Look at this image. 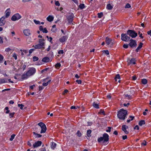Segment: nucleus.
Here are the masks:
<instances>
[{
	"instance_id": "1a4fd4ad",
	"label": "nucleus",
	"mask_w": 151,
	"mask_h": 151,
	"mask_svg": "<svg viewBox=\"0 0 151 151\" xmlns=\"http://www.w3.org/2000/svg\"><path fill=\"white\" fill-rule=\"evenodd\" d=\"M36 72V69L34 68H31L27 72V74L29 76L34 74Z\"/></svg>"
},
{
	"instance_id": "13d9d810",
	"label": "nucleus",
	"mask_w": 151,
	"mask_h": 151,
	"mask_svg": "<svg viewBox=\"0 0 151 151\" xmlns=\"http://www.w3.org/2000/svg\"><path fill=\"white\" fill-rule=\"evenodd\" d=\"M3 42V38L1 37H0V44H2Z\"/></svg>"
},
{
	"instance_id": "bf43d9fd",
	"label": "nucleus",
	"mask_w": 151,
	"mask_h": 151,
	"mask_svg": "<svg viewBox=\"0 0 151 151\" xmlns=\"http://www.w3.org/2000/svg\"><path fill=\"white\" fill-rule=\"evenodd\" d=\"M76 82H77L78 84H81V83L82 81L81 80H77L76 81Z\"/></svg>"
},
{
	"instance_id": "603ef678",
	"label": "nucleus",
	"mask_w": 151,
	"mask_h": 151,
	"mask_svg": "<svg viewBox=\"0 0 151 151\" xmlns=\"http://www.w3.org/2000/svg\"><path fill=\"white\" fill-rule=\"evenodd\" d=\"M138 34L139 35V37L142 38H143V37L142 36V34L140 33V32H138Z\"/></svg>"
},
{
	"instance_id": "412c9836",
	"label": "nucleus",
	"mask_w": 151,
	"mask_h": 151,
	"mask_svg": "<svg viewBox=\"0 0 151 151\" xmlns=\"http://www.w3.org/2000/svg\"><path fill=\"white\" fill-rule=\"evenodd\" d=\"M54 17L52 16L49 15L47 18V20L49 22H51L53 21Z\"/></svg>"
},
{
	"instance_id": "bb28decb",
	"label": "nucleus",
	"mask_w": 151,
	"mask_h": 151,
	"mask_svg": "<svg viewBox=\"0 0 151 151\" xmlns=\"http://www.w3.org/2000/svg\"><path fill=\"white\" fill-rule=\"evenodd\" d=\"M113 7L110 4H108L107 5L106 8L108 10H111L112 9Z\"/></svg>"
},
{
	"instance_id": "393cba45",
	"label": "nucleus",
	"mask_w": 151,
	"mask_h": 151,
	"mask_svg": "<svg viewBox=\"0 0 151 151\" xmlns=\"http://www.w3.org/2000/svg\"><path fill=\"white\" fill-rule=\"evenodd\" d=\"M7 82L6 80V79H0V84Z\"/></svg>"
},
{
	"instance_id": "a211bd4d",
	"label": "nucleus",
	"mask_w": 151,
	"mask_h": 151,
	"mask_svg": "<svg viewBox=\"0 0 151 151\" xmlns=\"http://www.w3.org/2000/svg\"><path fill=\"white\" fill-rule=\"evenodd\" d=\"M29 76L27 74V73H26V74H23L21 76V78L23 79H27L29 77Z\"/></svg>"
},
{
	"instance_id": "f8f14e48",
	"label": "nucleus",
	"mask_w": 151,
	"mask_h": 151,
	"mask_svg": "<svg viewBox=\"0 0 151 151\" xmlns=\"http://www.w3.org/2000/svg\"><path fill=\"white\" fill-rule=\"evenodd\" d=\"M128 128V126L125 125H123L122 127V130L124 131L125 134H127L129 132L127 130V129Z\"/></svg>"
},
{
	"instance_id": "c756f323",
	"label": "nucleus",
	"mask_w": 151,
	"mask_h": 151,
	"mask_svg": "<svg viewBox=\"0 0 151 151\" xmlns=\"http://www.w3.org/2000/svg\"><path fill=\"white\" fill-rule=\"evenodd\" d=\"M56 144L55 143L53 142L52 143L51 147L52 149H54L56 147Z\"/></svg>"
},
{
	"instance_id": "b1692460",
	"label": "nucleus",
	"mask_w": 151,
	"mask_h": 151,
	"mask_svg": "<svg viewBox=\"0 0 151 151\" xmlns=\"http://www.w3.org/2000/svg\"><path fill=\"white\" fill-rule=\"evenodd\" d=\"M145 124V122L144 120H141L139 123V126H142Z\"/></svg>"
},
{
	"instance_id": "dca6fc26",
	"label": "nucleus",
	"mask_w": 151,
	"mask_h": 151,
	"mask_svg": "<svg viewBox=\"0 0 151 151\" xmlns=\"http://www.w3.org/2000/svg\"><path fill=\"white\" fill-rule=\"evenodd\" d=\"M42 144V142L41 141H37L33 145V147H37L40 146Z\"/></svg>"
},
{
	"instance_id": "5fc2aeb1",
	"label": "nucleus",
	"mask_w": 151,
	"mask_h": 151,
	"mask_svg": "<svg viewBox=\"0 0 151 151\" xmlns=\"http://www.w3.org/2000/svg\"><path fill=\"white\" fill-rule=\"evenodd\" d=\"M58 53L59 54H63V51L62 50H60L58 52Z\"/></svg>"
},
{
	"instance_id": "a878e982",
	"label": "nucleus",
	"mask_w": 151,
	"mask_h": 151,
	"mask_svg": "<svg viewBox=\"0 0 151 151\" xmlns=\"http://www.w3.org/2000/svg\"><path fill=\"white\" fill-rule=\"evenodd\" d=\"M93 106L96 109H99V105L98 104L96 103L95 102H94L93 104Z\"/></svg>"
},
{
	"instance_id": "2eb2a0df",
	"label": "nucleus",
	"mask_w": 151,
	"mask_h": 151,
	"mask_svg": "<svg viewBox=\"0 0 151 151\" xmlns=\"http://www.w3.org/2000/svg\"><path fill=\"white\" fill-rule=\"evenodd\" d=\"M68 36L67 35L63 36L59 39V41L61 42H65L68 38Z\"/></svg>"
},
{
	"instance_id": "de8ad7c7",
	"label": "nucleus",
	"mask_w": 151,
	"mask_h": 151,
	"mask_svg": "<svg viewBox=\"0 0 151 151\" xmlns=\"http://www.w3.org/2000/svg\"><path fill=\"white\" fill-rule=\"evenodd\" d=\"M77 134L78 137H80L81 136V133L79 131H78L77 133Z\"/></svg>"
},
{
	"instance_id": "052dcab7",
	"label": "nucleus",
	"mask_w": 151,
	"mask_h": 151,
	"mask_svg": "<svg viewBox=\"0 0 151 151\" xmlns=\"http://www.w3.org/2000/svg\"><path fill=\"white\" fill-rule=\"evenodd\" d=\"M123 47L125 48H127L128 47V45L127 44H124Z\"/></svg>"
},
{
	"instance_id": "c9c22d12",
	"label": "nucleus",
	"mask_w": 151,
	"mask_h": 151,
	"mask_svg": "<svg viewBox=\"0 0 151 151\" xmlns=\"http://www.w3.org/2000/svg\"><path fill=\"white\" fill-rule=\"evenodd\" d=\"M33 59L34 61H35L38 60V57L35 56L33 57Z\"/></svg>"
},
{
	"instance_id": "864d4df0",
	"label": "nucleus",
	"mask_w": 151,
	"mask_h": 151,
	"mask_svg": "<svg viewBox=\"0 0 151 151\" xmlns=\"http://www.w3.org/2000/svg\"><path fill=\"white\" fill-rule=\"evenodd\" d=\"M55 4L56 6H59L60 5V4L58 1H57L55 2Z\"/></svg>"
},
{
	"instance_id": "8fccbe9b",
	"label": "nucleus",
	"mask_w": 151,
	"mask_h": 151,
	"mask_svg": "<svg viewBox=\"0 0 151 151\" xmlns=\"http://www.w3.org/2000/svg\"><path fill=\"white\" fill-rule=\"evenodd\" d=\"M104 110L102 109H101L100 110V111L99 112V113H102L103 114L105 115V114H104Z\"/></svg>"
},
{
	"instance_id": "4c0bfd02",
	"label": "nucleus",
	"mask_w": 151,
	"mask_h": 151,
	"mask_svg": "<svg viewBox=\"0 0 151 151\" xmlns=\"http://www.w3.org/2000/svg\"><path fill=\"white\" fill-rule=\"evenodd\" d=\"M3 59V56L2 55L0 54V63H2Z\"/></svg>"
},
{
	"instance_id": "49530a36",
	"label": "nucleus",
	"mask_w": 151,
	"mask_h": 151,
	"mask_svg": "<svg viewBox=\"0 0 151 151\" xmlns=\"http://www.w3.org/2000/svg\"><path fill=\"white\" fill-rule=\"evenodd\" d=\"M108 129H107L106 130V131L107 132H111V128L110 127H108Z\"/></svg>"
},
{
	"instance_id": "f257e3e1",
	"label": "nucleus",
	"mask_w": 151,
	"mask_h": 151,
	"mask_svg": "<svg viewBox=\"0 0 151 151\" xmlns=\"http://www.w3.org/2000/svg\"><path fill=\"white\" fill-rule=\"evenodd\" d=\"M118 117L120 119L124 120L127 114V111L123 109H121L118 112Z\"/></svg>"
},
{
	"instance_id": "39448f33",
	"label": "nucleus",
	"mask_w": 151,
	"mask_h": 151,
	"mask_svg": "<svg viewBox=\"0 0 151 151\" xmlns=\"http://www.w3.org/2000/svg\"><path fill=\"white\" fill-rule=\"evenodd\" d=\"M127 33L132 38H135L137 36V34L134 30L129 29L127 31Z\"/></svg>"
},
{
	"instance_id": "9d476101",
	"label": "nucleus",
	"mask_w": 151,
	"mask_h": 151,
	"mask_svg": "<svg viewBox=\"0 0 151 151\" xmlns=\"http://www.w3.org/2000/svg\"><path fill=\"white\" fill-rule=\"evenodd\" d=\"M74 15L72 14L67 17V21L69 24H72Z\"/></svg>"
},
{
	"instance_id": "3c124183",
	"label": "nucleus",
	"mask_w": 151,
	"mask_h": 151,
	"mask_svg": "<svg viewBox=\"0 0 151 151\" xmlns=\"http://www.w3.org/2000/svg\"><path fill=\"white\" fill-rule=\"evenodd\" d=\"M13 57L14 58L15 60H16L17 59V57L16 54L15 53L13 54Z\"/></svg>"
},
{
	"instance_id": "f704fd0d",
	"label": "nucleus",
	"mask_w": 151,
	"mask_h": 151,
	"mask_svg": "<svg viewBox=\"0 0 151 151\" xmlns=\"http://www.w3.org/2000/svg\"><path fill=\"white\" fill-rule=\"evenodd\" d=\"M98 17L99 18H101L103 16V13L102 12H101L100 13H98Z\"/></svg>"
},
{
	"instance_id": "c03bdc74",
	"label": "nucleus",
	"mask_w": 151,
	"mask_h": 151,
	"mask_svg": "<svg viewBox=\"0 0 151 151\" xmlns=\"http://www.w3.org/2000/svg\"><path fill=\"white\" fill-rule=\"evenodd\" d=\"M42 31L43 33H47L48 32V31L46 28H44Z\"/></svg>"
},
{
	"instance_id": "6e6552de",
	"label": "nucleus",
	"mask_w": 151,
	"mask_h": 151,
	"mask_svg": "<svg viewBox=\"0 0 151 151\" xmlns=\"http://www.w3.org/2000/svg\"><path fill=\"white\" fill-rule=\"evenodd\" d=\"M21 18V16L18 13H17L13 15L11 18L12 21H15L20 19Z\"/></svg>"
},
{
	"instance_id": "aec40b11",
	"label": "nucleus",
	"mask_w": 151,
	"mask_h": 151,
	"mask_svg": "<svg viewBox=\"0 0 151 151\" xmlns=\"http://www.w3.org/2000/svg\"><path fill=\"white\" fill-rule=\"evenodd\" d=\"M50 59L48 57H45L42 60V61L45 63H47L49 61Z\"/></svg>"
},
{
	"instance_id": "a19ab883",
	"label": "nucleus",
	"mask_w": 151,
	"mask_h": 151,
	"mask_svg": "<svg viewBox=\"0 0 151 151\" xmlns=\"http://www.w3.org/2000/svg\"><path fill=\"white\" fill-rule=\"evenodd\" d=\"M34 22H35V23L37 24H40V22L39 21H37L36 20H34Z\"/></svg>"
},
{
	"instance_id": "4be33fe9",
	"label": "nucleus",
	"mask_w": 151,
	"mask_h": 151,
	"mask_svg": "<svg viewBox=\"0 0 151 151\" xmlns=\"http://www.w3.org/2000/svg\"><path fill=\"white\" fill-rule=\"evenodd\" d=\"M143 45V43L142 42H140L139 44V46L137 47V48L136 49V50L137 52H138L139 50L141 48Z\"/></svg>"
},
{
	"instance_id": "6e6d98bb",
	"label": "nucleus",
	"mask_w": 151,
	"mask_h": 151,
	"mask_svg": "<svg viewBox=\"0 0 151 151\" xmlns=\"http://www.w3.org/2000/svg\"><path fill=\"white\" fill-rule=\"evenodd\" d=\"M35 49H32L29 50V52L30 54H31L32 52Z\"/></svg>"
},
{
	"instance_id": "e2e57ef3",
	"label": "nucleus",
	"mask_w": 151,
	"mask_h": 151,
	"mask_svg": "<svg viewBox=\"0 0 151 151\" xmlns=\"http://www.w3.org/2000/svg\"><path fill=\"white\" fill-rule=\"evenodd\" d=\"M43 27L42 26H40L39 27V29L40 31H42L43 30Z\"/></svg>"
},
{
	"instance_id": "7c9ffc66",
	"label": "nucleus",
	"mask_w": 151,
	"mask_h": 151,
	"mask_svg": "<svg viewBox=\"0 0 151 151\" xmlns=\"http://www.w3.org/2000/svg\"><path fill=\"white\" fill-rule=\"evenodd\" d=\"M124 96L127 99H130L132 97L130 95H129L128 94L125 95Z\"/></svg>"
},
{
	"instance_id": "2f4dec72",
	"label": "nucleus",
	"mask_w": 151,
	"mask_h": 151,
	"mask_svg": "<svg viewBox=\"0 0 151 151\" xmlns=\"http://www.w3.org/2000/svg\"><path fill=\"white\" fill-rule=\"evenodd\" d=\"M79 7L81 9H83L85 7L84 4H81L79 5Z\"/></svg>"
},
{
	"instance_id": "0eeeda50",
	"label": "nucleus",
	"mask_w": 151,
	"mask_h": 151,
	"mask_svg": "<svg viewBox=\"0 0 151 151\" xmlns=\"http://www.w3.org/2000/svg\"><path fill=\"white\" fill-rule=\"evenodd\" d=\"M129 41L130 42L129 44L128 45L131 47H134L137 46V42L135 40L131 39Z\"/></svg>"
},
{
	"instance_id": "a18cd8bd",
	"label": "nucleus",
	"mask_w": 151,
	"mask_h": 151,
	"mask_svg": "<svg viewBox=\"0 0 151 151\" xmlns=\"http://www.w3.org/2000/svg\"><path fill=\"white\" fill-rule=\"evenodd\" d=\"M130 7H131V6L130 5V4L129 3L127 4L125 6V8H129Z\"/></svg>"
},
{
	"instance_id": "c85d7f7f",
	"label": "nucleus",
	"mask_w": 151,
	"mask_h": 151,
	"mask_svg": "<svg viewBox=\"0 0 151 151\" xmlns=\"http://www.w3.org/2000/svg\"><path fill=\"white\" fill-rule=\"evenodd\" d=\"M142 83L144 84H146L147 83V80L146 79L143 78L142 80Z\"/></svg>"
},
{
	"instance_id": "20e7f679",
	"label": "nucleus",
	"mask_w": 151,
	"mask_h": 151,
	"mask_svg": "<svg viewBox=\"0 0 151 151\" xmlns=\"http://www.w3.org/2000/svg\"><path fill=\"white\" fill-rule=\"evenodd\" d=\"M44 40H39V44L36 45L35 46H33V47H34L36 49H40L42 48H43V49H44L45 47H43L45 45V43L43 42Z\"/></svg>"
},
{
	"instance_id": "680f3d73",
	"label": "nucleus",
	"mask_w": 151,
	"mask_h": 151,
	"mask_svg": "<svg viewBox=\"0 0 151 151\" xmlns=\"http://www.w3.org/2000/svg\"><path fill=\"white\" fill-rule=\"evenodd\" d=\"M122 137L123 139L125 140L127 139V136L126 135H125V136H123Z\"/></svg>"
},
{
	"instance_id": "774afa93",
	"label": "nucleus",
	"mask_w": 151,
	"mask_h": 151,
	"mask_svg": "<svg viewBox=\"0 0 151 151\" xmlns=\"http://www.w3.org/2000/svg\"><path fill=\"white\" fill-rule=\"evenodd\" d=\"M132 79L133 80H135L137 79V77L135 76H134L132 77Z\"/></svg>"
},
{
	"instance_id": "4468645a",
	"label": "nucleus",
	"mask_w": 151,
	"mask_h": 151,
	"mask_svg": "<svg viewBox=\"0 0 151 151\" xmlns=\"http://www.w3.org/2000/svg\"><path fill=\"white\" fill-rule=\"evenodd\" d=\"M24 34L27 36H28L30 35L31 32L30 30L29 29H24L23 31Z\"/></svg>"
},
{
	"instance_id": "ea45409f",
	"label": "nucleus",
	"mask_w": 151,
	"mask_h": 151,
	"mask_svg": "<svg viewBox=\"0 0 151 151\" xmlns=\"http://www.w3.org/2000/svg\"><path fill=\"white\" fill-rule=\"evenodd\" d=\"M60 63H58L55 65V67L56 68H58L60 67Z\"/></svg>"
},
{
	"instance_id": "79ce46f5",
	"label": "nucleus",
	"mask_w": 151,
	"mask_h": 151,
	"mask_svg": "<svg viewBox=\"0 0 151 151\" xmlns=\"http://www.w3.org/2000/svg\"><path fill=\"white\" fill-rule=\"evenodd\" d=\"M48 55L49 56H50L51 57H52L53 56V53L52 52H50L48 54Z\"/></svg>"
},
{
	"instance_id": "4d7b16f0",
	"label": "nucleus",
	"mask_w": 151,
	"mask_h": 151,
	"mask_svg": "<svg viewBox=\"0 0 151 151\" xmlns=\"http://www.w3.org/2000/svg\"><path fill=\"white\" fill-rule=\"evenodd\" d=\"M107 55H109V51L108 50H104L103 51Z\"/></svg>"
},
{
	"instance_id": "ddd939ff",
	"label": "nucleus",
	"mask_w": 151,
	"mask_h": 151,
	"mask_svg": "<svg viewBox=\"0 0 151 151\" xmlns=\"http://www.w3.org/2000/svg\"><path fill=\"white\" fill-rule=\"evenodd\" d=\"M6 18L4 16L2 17L0 19V26H4L5 23L6 21L5 19Z\"/></svg>"
},
{
	"instance_id": "58836bf2",
	"label": "nucleus",
	"mask_w": 151,
	"mask_h": 151,
	"mask_svg": "<svg viewBox=\"0 0 151 151\" xmlns=\"http://www.w3.org/2000/svg\"><path fill=\"white\" fill-rule=\"evenodd\" d=\"M15 114L14 112L10 113L9 114V115L10 116V118H12L14 116V115Z\"/></svg>"
},
{
	"instance_id": "0e129e2a",
	"label": "nucleus",
	"mask_w": 151,
	"mask_h": 151,
	"mask_svg": "<svg viewBox=\"0 0 151 151\" xmlns=\"http://www.w3.org/2000/svg\"><path fill=\"white\" fill-rule=\"evenodd\" d=\"M48 83H43L42 85L43 86H47L48 85Z\"/></svg>"
},
{
	"instance_id": "6ab92c4d",
	"label": "nucleus",
	"mask_w": 151,
	"mask_h": 151,
	"mask_svg": "<svg viewBox=\"0 0 151 151\" xmlns=\"http://www.w3.org/2000/svg\"><path fill=\"white\" fill-rule=\"evenodd\" d=\"M129 61H128V62L129 64H135V60L134 58H131V60H129Z\"/></svg>"
},
{
	"instance_id": "e433bc0d",
	"label": "nucleus",
	"mask_w": 151,
	"mask_h": 151,
	"mask_svg": "<svg viewBox=\"0 0 151 151\" xmlns=\"http://www.w3.org/2000/svg\"><path fill=\"white\" fill-rule=\"evenodd\" d=\"M18 106L19 107H20V109H23V107H24V105H23V104H18Z\"/></svg>"
},
{
	"instance_id": "338daca9",
	"label": "nucleus",
	"mask_w": 151,
	"mask_h": 151,
	"mask_svg": "<svg viewBox=\"0 0 151 151\" xmlns=\"http://www.w3.org/2000/svg\"><path fill=\"white\" fill-rule=\"evenodd\" d=\"M139 128V127L138 125H136L134 128V129H137V130H138Z\"/></svg>"
},
{
	"instance_id": "69168bd1",
	"label": "nucleus",
	"mask_w": 151,
	"mask_h": 151,
	"mask_svg": "<svg viewBox=\"0 0 151 151\" xmlns=\"http://www.w3.org/2000/svg\"><path fill=\"white\" fill-rule=\"evenodd\" d=\"M72 1L76 4H78V2L77 0H72Z\"/></svg>"
},
{
	"instance_id": "37998d69",
	"label": "nucleus",
	"mask_w": 151,
	"mask_h": 151,
	"mask_svg": "<svg viewBox=\"0 0 151 151\" xmlns=\"http://www.w3.org/2000/svg\"><path fill=\"white\" fill-rule=\"evenodd\" d=\"M12 50L9 47H8L6 48L5 50V51L6 52H9L11 50Z\"/></svg>"
},
{
	"instance_id": "5701e85b",
	"label": "nucleus",
	"mask_w": 151,
	"mask_h": 151,
	"mask_svg": "<svg viewBox=\"0 0 151 151\" xmlns=\"http://www.w3.org/2000/svg\"><path fill=\"white\" fill-rule=\"evenodd\" d=\"M33 134L35 135V137L36 138L41 137L42 136V135L36 133L35 132H33Z\"/></svg>"
},
{
	"instance_id": "cd10ccee",
	"label": "nucleus",
	"mask_w": 151,
	"mask_h": 151,
	"mask_svg": "<svg viewBox=\"0 0 151 151\" xmlns=\"http://www.w3.org/2000/svg\"><path fill=\"white\" fill-rule=\"evenodd\" d=\"M91 130L89 129L87 131V135L88 137H90L91 136Z\"/></svg>"
},
{
	"instance_id": "7ed1b4c3",
	"label": "nucleus",
	"mask_w": 151,
	"mask_h": 151,
	"mask_svg": "<svg viewBox=\"0 0 151 151\" xmlns=\"http://www.w3.org/2000/svg\"><path fill=\"white\" fill-rule=\"evenodd\" d=\"M38 125L39 126V130L40 129L41 130L40 132L41 134L45 133L46 130V125L43 123L41 122L38 124Z\"/></svg>"
},
{
	"instance_id": "9b49d317",
	"label": "nucleus",
	"mask_w": 151,
	"mask_h": 151,
	"mask_svg": "<svg viewBox=\"0 0 151 151\" xmlns=\"http://www.w3.org/2000/svg\"><path fill=\"white\" fill-rule=\"evenodd\" d=\"M106 42L107 45H109L110 44L111 45H112L114 44V41L113 40L108 37L106 38Z\"/></svg>"
},
{
	"instance_id": "72a5a7b5",
	"label": "nucleus",
	"mask_w": 151,
	"mask_h": 151,
	"mask_svg": "<svg viewBox=\"0 0 151 151\" xmlns=\"http://www.w3.org/2000/svg\"><path fill=\"white\" fill-rule=\"evenodd\" d=\"M120 78V76L119 74H117L115 77V81H117V79H119Z\"/></svg>"
},
{
	"instance_id": "f03ea898",
	"label": "nucleus",
	"mask_w": 151,
	"mask_h": 151,
	"mask_svg": "<svg viewBox=\"0 0 151 151\" xmlns=\"http://www.w3.org/2000/svg\"><path fill=\"white\" fill-rule=\"evenodd\" d=\"M109 140V135L106 133H104L102 137H101L98 139V141L99 142H101L103 141V142L104 143L108 141Z\"/></svg>"
},
{
	"instance_id": "473e14b6",
	"label": "nucleus",
	"mask_w": 151,
	"mask_h": 151,
	"mask_svg": "<svg viewBox=\"0 0 151 151\" xmlns=\"http://www.w3.org/2000/svg\"><path fill=\"white\" fill-rule=\"evenodd\" d=\"M15 136V135L14 134H12L11 137V138H10V140L11 141L13 140V139H14V137Z\"/></svg>"
},
{
	"instance_id": "09e8293b",
	"label": "nucleus",
	"mask_w": 151,
	"mask_h": 151,
	"mask_svg": "<svg viewBox=\"0 0 151 151\" xmlns=\"http://www.w3.org/2000/svg\"><path fill=\"white\" fill-rule=\"evenodd\" d=\"M141 145H142L145 146L147 145V142L145 140H144L143 142L142 143Z\"/></svg>"
},
{
	"instance_id": "f3484780",
	"label": "nucleus",
	"mask_w": 151,
	"mask_h": 151,
	"mask_svg": "<svg viewBox=\"0 0 151 151\" xmlns=\"http://www.w3.org/2000/svg\"><path fill=\"white\" fill-rule=\"evenodd\" d=\"M5 13H6L5 16H4L5 18L8 17L10 16V10L9 9H7L5 11Z\"/></svg>"
},
{
	"instance_id": "423d86ee",
	"label": "nucleus",
	"mask_w": 151,
	"mask_h": 151,
	"mask_svg": "<svg viewBox=\"0 0 151 151\" xmlns=\"http://www.w3.org/2000/svg\"><path fill=\"white\" fill-rule=\"evenodd\" d=\"M127 34H122L121 35V40L127 42L130 40V38L128 35Z\"/></svg>"
}]
</instances>
